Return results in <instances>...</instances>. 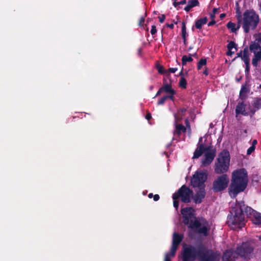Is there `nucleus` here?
Wrapping results in <instances>:
<instances>
[{
  "label": "nucleus",
  "mask_w": 261,
  "mask_h": 261,
  "mask_svg": "<svg viewBox=\"0 0 261 261\" xmlns=\"http://www.w3.org/2000/svg\"><path fill=\"white\" fill-rule=\"evenodd\" d=\"M220 256L218 252L207 249L202 244L197 248L191 244H185L181 251L182 261H194L197 257L200 261H219Z\"/></svg>",
  "instance_id": "nucleus-1"
},
{
  "label": "nucleus",
  "mask_w": 261,
  "mask_h": 261,
  "mask_svg": "<svg viewBox=\"0 0 261 261\" xmlns=\"http://www.w3.org/2000/svg\"><path fill=\"white\" fill-rule=\"evenodd\" d=\"M182 222L188 228L194 230V232L203 237L208 235L210 227L208 222L203 217H196L195 210L192 207L181 208Z\"/></svg>",
  "instance_id": "nucleus-2"
},
{
  "label": "nucleus",
  "mask_w": 261,
  "mask_h": 261,
  "mask_svg": "<svg viewBox=\"0 0 261 261\" xmlns=\"http://www.w3.org/2000/svg\"><path fill=\"white\" fill-rule=\"evenodd\" d=\"M247 210L250 211V207L246 205L244 201H237L227 216V223L232 229H240L244 226Z\"/></svg>",
  "instance_id": "nucleus-3"
},
{
  "label": "nucleus",
  "mask_w": 261,
  "mask_h": 261,
  "mask_svg": "<svg viewBox=\"0 0 261 261\" xmlns=\"http://www.w3.org/2000/svg\"><path fill=\"white\" fill-rule=\"evenodd\" d=\"M248 182V172L242 168L234 170L231 175L230 184L228 187V193L231 198H235L240 193L243 192Z\"/></svg>",
  "instance_id": "nucleus-4"
},
{
  "label": "nucleus",
  "mask_w": 261,
  "mask_h": 261,
  "mask_svg": "<svg viewBox=\"0 0 261 261\" xmlns=\"http://www.w3.org/2000/svg\"><path fill=\"white\" fill-rule=\"evenodd\" d=\"M242 21L241 25L245 34L256 29L259 21L258 15L253 10H247L242 15Z\"/></svg>",
  "instance_id": "nucleus-5"
},
{
  "label": "nucleus",
  "mask_w": 261,
  "mask_h": 261,
  "mask_svg": "<svg viewBox=\"0 0 261 261\" xmlns=\"http://www.w3.org/2000/svg\"><path fill=\"white\" fill-rule=\"evenodd\" d=\"M229 151L223 149L219 154L215 163L214 171L216 174H223L228 171L229 167Z\"/></svg>",
  "instance_id": "nucleus-6"
},
{
  "label": "nucleus",
  "mask_w": 261,
  "mask_h": 261,
  "mask_svg": "<svg viewBox=\"0 0 261 261\" xmlns=\"http://www.w3.org/2000/svg\"><path fill=\"white\" fill-rule=\"evenodd\" d=\"M193 191L185 185L182 186L172 195L173 199V206L177 210L179 206L178 198H181V201L184 203H189L191 202V197L193 195Z\"/></svg>",
  "instance_id": "nucleus-7"
},
{
  "label": "nucleus",
  "mask_w": 261,
  "mask_h": 261,
  "mask_svg": "<svg viewBox=\"0 0 261 261\" xmlns=\"http://www.w3.org/2000/svg\"><path fill=\"white\" fill-rule=\"evenodd\" d=\"M229 178L226 174L217 177L213 182L212 189L214 192H220L225 190L228 186Z\"/></svg>",
  "instance_id": "nucleus-8"
},
{
  "label": "nucleus",
  "mask_w": 261,
  "mask_h": 261,
  "mask_svg": "<svg viewBox=\"0 0 261 261\" xmlns=\"http://www.w3.org/2000/svg\"><path fill=\"white\" fill-rule=\"evenodd\" d=\"M238 256H240L244 260L248 261L252 257L253 248L248 243H243L236 248Z\"/></svg>",
  "instance_id": "nucleus-9"
},
{
  "label": "nucleus",
  "mask_w": 261,
  "mask_h": 261,
  "mask_svg": "<svg viewBox=\"0 0 261 261\" xmlns=\"http://www.w3.org/2000/svg\"><path fill=\"white\" fill-rule=\"evenodd\" d=\"M207 179V175L203 172H196L193 175L191 180V185L193 187L202 188L204 185V182Z\"/></svg>",
  "instance_id": "nucleus-10"
},
{
  "label": "nucleus",
  "mask_w": 261,
  "mask_h": 261,
  "mask_svg": "<svg viewBox=\"0 0 261 261\" xmlns=\"http://www.w3.org/2000/svg\"><path fill=\"white\" fill-rule=\"evenodd\" d=\"M236 17L237 20V23L236 24L235 23L230 21L226 24V27L230 30V33L237 34L238 31L240 29L241 26L242 21V16L241 13L240 11H238L237 12Z\"/></svg>",
  "instance_id": "nucleus-11"
},
{
  "label": "nucleus",
  "mask_w": 261,
  "mask_h": 261,
  "mask_svg": "<svg viewBox=\"0 0 261 261\" xmlns=\"http://www.w3.org/2000/svg\"><path fill=\"white\" fill-rule=\"evenodd\" d=\"M184 234H179L177 232H174L172 235V242L171 250H172V254L176 253V250L178 246L181 243L184 239Z\"/></svg>",
  "instance_id": "nucleus-12"
},
{
  "label": "nucleus",
  "mask_w": 261,
  "mask_h": 261,
  "mask_svg": "<svg viewBox=\"0 0 261 261\" xmlns=\"http://www.w3.org/2000/svg\"><path fill=\"white\" fill-rule=\"evenodd\" d=\"M197 147L195 150L193 159H198L202 155L203 153L206 152L211 151L212 150H216L215 148H212L211 146H205L204 144H199L197 145Z\"/></svg>",
  "instance_id": "nucleus-13"
},
{
  "label": "nucleus",
  "mask_w": 261,
  "mask_h": 261,
  "mask_svg": "<svg viewBox=\"0 0 261 261\" xmlns=\"http://www.w3.org/2000/svg\"><path fill=\"white\" fill-rule=\"evenodd\" d=\"M247 217L251 218L253 223L255 224H261V214L256 212L250 207V211L247 210Z\"/></svg>",
  "instance_id": "nucleus-14"
},
{
  "label": "nucleus",
  "mask_w": 261,
  "mask_h": 261,
  "mask_svg": "<svg viewBox=\"0 0 261 261\" xmlns=\"http://www.w3.org/2000/svg\"><path fill=\"white\" fill-rule=\"evenodd\" d=\"M216 150L205 152L204 158L201 161L202 166L205 167L211 164L216 156Z\"/></svg>",
  "instance_id": "nucleus-15"
},
{
  "label": "nucleus",
  "mask_w": 261,
  "mask_h": 261,
  "mask_svg": "<svg viewBox=\"0 0 261 261\" xmlns=\"http://www.w3.org/2000/svg\"><path fill=\"white\" fill-rule=\"evenodd\" d=\"M238 258L236 250H227L225 251L222 256V261H234Z\"/></svg>",
  "instance_id": "nucleus-16"
},
{
  "label": "nucleus",
  "mask_w": 261,
  "mask_h": 261,
  "mask_svg": "<svg viewBox=\"0 0 261 261\" xmlns=\"http://www.w3.org/2000/svg\"><path fill=\"white\" fill-rule=\"evenodd\" d=\"M204 186L199 188V190L197 191L193 197L194 202L196 204L201 203L202 200L205 196V191Z\"/></svg>",
  "instance_id": "nucleus-17"
},
{
  "label": "nucleus",
  "mask_w": 261,
  "mask_h": 261,
  "mask_svg": "<svg viewBox=\"0 0 261 261\" xmlns=\"http://www.w3.org/2000/svg\"><path fill=\"white\" fill-rule=\"evenodd\" d=\"M246 107V105L244 103V100L238 103L235 110L236 117L240 114L243 116H248V113L245 110Z\"/></svg>",
  "instance_id": "nucleus-18"
},
{
  "label": "nucleus",
  "mask_w": 261,
  "mask_h": 261,
  "mask_svg": "<svg viewBox=\"0 0 261 261\" xmlns=\"http://www.w3.org/2000/svg\"><path fill=\"white\" fill-rule=\"evenodd\" d=\"M250 89L247 83L243 84L241 88L239 93V98L242 100H244L247 98V94L249 92Z\"/></svg>",
  "instance_id": "nucleus-19"
},
{
  "label": "nucleus",
  "mask_w": 261,
  "mask_h": 261,
  "mask_svg": "<svg viewBox=\"0 0 261 261\" xmlns=\"http://www.w3.org/2000/svg\"><path fill=\"white\" fill-rule=\"evenodd\" d=\"M199 6V2L198 0H190L188 2L187 5L184 8V10L189 12L192 8Z\"/></svg>",
  "instance_id": "nucleus-20"
},
{
  "label": "nucleus",
  "mask_w": 261,
  "mask_h": 261,
  "mask_svg": "<svg viewBox=\"0 0 261 261\" xmlns=\"http://www.w3.org/2000/svg\"><path fill=\"white\" fill-rule=\"evenodd\" d=\"M207 17H204L197 19L195 22V27L197 29H201L202 26L206 24L207 21Z\"/></svg>",
  "instance_id": "nucleus-21"
},
{
  "label": "nucleus",
  "mask_w": 261,
  "mask_h": 261,
  "mask_svg": "<svg viewBox=\"0 0 261 261\" xmlns=\"http://www.w3.org/2000/svg\"><path fill=\"white\" fill-rule=\"evenodd\" d=\"M166 93L168 94V95H165L167 100L169 99L172 101H174V95L176 94V92L172 88V85L171 83H170L169 86L168 87Z\"/></svg>",
  "instance_id": "nucleus-22"
},
{
  "label": "nucleus",
  "mask_w": 261,
  "mask_h": 261,
  "mask_svg": "<svg viewBox=\"0 0 261 261\" xmlns=\"http://www.w3.org/2000/svg\"><path fill=\"white\" fill-rule=\"evenodd\" d=\"M187 109L186 108H182L178 110L177 114H174V116L176 123H177L178 121H180L182 119V116L184 115Z\"/></svg>",
  "instance_id": "nucleus-23"
},
{
  "label": "nucleus",
  "mask_w": 261,
  "mask_h": 261,
  "mask_svg": "<svg viewBox=\"0 0 261 261\" xmlns=\"http://www.w3.org/2000/svg\"><path fill=\"white\" fill-rule=\"evenodd\" d=\"M170 83L168 84L167 83V80L165 79H163V86L159 89L158 91L155 94V96H158L160 95L162 92H164L166 93L167 91L169 86Z\"/></svg>",
  "instance_id": "nucleus-24"
},
{
  "label": "nucleus",
  "mask_w": 261,
  "mask_h": 261,
  "mask_svg": "<svg viewBox=\"0 0 261 261\" xmlns=\"http://www.w3.org/2000/svg\"><path fill=\"white\" fill-rule=\"evenodd\" d=\"M186 131V128L182 124H177L175 125V129L174 131V135L177 134L179 136L181 133H185Z\"/></svg>",
  "instance_id": "nucleus-25"
},
{
  "label": "nucleus",
  "mask_w": 261,
  "mask_h": 261,
  "mask_svg": "<svg viewBox=\"0 0 261 261\" xmlns=\"http://www.w3.org/2000/svg\"><path fill=\"white\" fill-rule=\"evenodd\" d=\"M261 46L260 44L258 42H256L255 41L252 43L249 46V49L251 53H256L257 52V50H260Z\"/></svg>",
  "instance_id": "nucleus-26"
},
{
  "label": "nucleus",
  "mask_w": 261,
  "mask_h": 261,
  "mask_svg": "<svg viewBox=\"0 0 261 261\" xmlns=\"http://www.w3.org/2000/svg\"><path fill=\"white\" fill-rule=\"evenodd\" d=\"M252 106L256 110H259L261 109V98L259 97L254 98L252 101Z\"/></svg>",
  "instance_id": "nucleus-27"
},
{
  "label": "nucleus",
  "mask_w": 261,
  "mask_h": 261,
  "mask_svg": "<svg viewBox=\"0 0 261 261\" xmlns=\"http://www.w3.org/2000/svg\"><path fill=\"white\" fill-rule=\"evenodd\" d=\"M243 53V55L242 57V59L243 60L244 63L250 62V59L249 57L248 49L247 47L244 49Z\"/></svg>",
  "instance_id": "nucleus-28"
},
{
  "label": "nucleus",
  "mask_w": 261,
  "mask_h": 261,
  "mask_svg": "<svg viewBox=\"0 0 261 261\" xmlns=\"http://www.w3.org/2000/svg\"><path fill=\"white\" fill-rule=\"evenodd\" d=\"M193 60V59L192 58L191 54H189V57H187L186 55L183 56L182 57V59H181L182 65V66H185L186 65L187 62H192Z\"/></svg>",
  "instance_id": "nucleus-29"
},
{
  "label": "nucleus",
  "mask_w": 261,
  "mask_h": 261,
  "mask_svg": "<svg viewBox=\"0 0 261 261\" xmlns=\"http://www.w3.org/2000/svg\"><path fill=\"white\" fill-rule=\"evenodd\" d=\"M187 82L184 77H180L179 82V86L182 89L187 88Z\"/></svg>",
  "instance_id": "nucleus-30"
},
{
  "label": "nucleus",
  "mask_w": 261,
  "mask_h": 261,
  "mask_svg": "<svg viewBox=\"0 0 261 261\" xmlns=\"http://www.w3.org/2000/svg\"><path fill=\"white\" fill-rule=\"evenodd\" d=\"M186 22H182V27H181V36L182 39L186 38L188 35L186 32Z\"/></svg>",
  "instance_id": "nucleus-31"
},
{
  "label": "nucleus",
  "mask_w": 261,
  "mask_h": 261,
  "mask_svg": "<svg viewBox=\"0 0 261 261\" xmlns=\"http://www.w3.org/2000/svg\"><path fill=\"white\" fill-rule=\"evenodd\" d=\"M176 253L172 254V250H170L169 252L166 253L165 254L164 261H171V258L174 257Z\"/></svg>",
  "instance_id": "nucleus-32"
},
{
  "label": "nucleus",
  "mask_w": 261,
  "mask_h": 261,
  "mask_svg": "<svg viewBox=\"0 0 261 261\" xmlns=\"http://www.w3.org/2000/svg\"><path fill=\"white\" fill-rule=\"evenodd\" d=\"M206 64V59H201L197 63V69L200 70L202 67Z\"/></svg>",
  "instance_id": "nucleus-33"
},
{
  "label": "nucleus",
  "mask_w": 261,
  "mask_h": 261,
  "mask_svg": "<svg viewBox=\"0 0 261 261\" xmlns=\"http://www.w3.org/2000/svg\"><path fill=\"white\" fill-rule=\"evenodd\" d=\"M227 48L228 50H231L233 48H234L236 49V50H237V45L234 41H231L227 44Z\"/></svg>",
  "instance_id": "nucleus-34"
},
{
  "label": "nucleus",
  "mask_w": 261,
  "mask_h": 261,
  "mask_svg": "<svg viewBox=\"0 0 261 261\" xmlns=\"http://www.w3.org/2000/svg\"><path fill=\"white\" fill-rule=\"evenodd\" d=\"M156 68L158 72L161 74L167 73V71L165 70L164 67L160 64L156 65Z\"/></svg>",
  "instance_id": "nucleus-35"
},
{
  "label": "nucleus",
  "mask_w": 261,
  "mask_h": 261,
  "mask_svg": "<svg viewBox=\"0 0 261 261\" xmlns=\"http://www.w3.org/2000/svg\"><path fill=\"white\" fill-rule=\"evenodd\" d=\"M249 63L250 62H248V63H245V74H246V76H248V75H249V72H250Z\"/></svg>",
  "instance_id": "nucleus-36"
},
{
  "label": "nucleus",
  "mask_w": 261,
  "mask_h": 261,
  "mask_svg": "<svg viewBox=\"0 0 261 261\" xmlns=\"http://www.w3.org/2000/svg\"><path fill=\"white\" fill-rule=\"evenodd\" d=\"M186 3H187V1L186 0H181V1H179V2H174L173 3V6L175 7H176L177 6H178L179 5H185Z\"/></svg>",
  "instance_id": "nucleus-37"
},
{
  "label": "nucleus",
  "mask_w": 261,
  "mask_h": 261,
  "mask_svg": "<svg viewBox=\"0 0 261 261\" xmlns=\"http://www.w3.org/2000/svg\"><path fill=\"white\" fill-rule=\"evenodd\" d=\"M254 58H255V59H257L258 60H259L260 61L261 60V48H260V50H259V51L254 53Z\"/></svg>",
  "instance_id": "nucleus-38"
},
{
  "label": "nucleus",
  "mask_w": 261,
  "mask_h": 261,
  "mask_svg": "<svg viewBox=\"0 0 261 261\" xmlns=\"http://www.w3.org/2000/svg\"><path fill=\"white\" fill-rule=\"evenodd\" d=\"M166 100L167 98L165 95L159 100L158 105H163Z\"/></svg>",
  "instance_id": "nucleus-39"
},
{
  "label": "nucleus",
  "mask_w": 261,
  "mask_h": 261,
  "mask_svg": "<svg viewBox=\"0 0 261 261\" xmlns=\"http://www.w3.org/2000/svg\"><path fill=\"white\" fill-rule=\"evenodd\" d=\"M255 147H253V146H251L247 149V154L248 155L251 154L255 150Z\"/></svg>",
  "instance_id": "nucleus-40"
},
{
  "label": "nucleus",
  "mask_w": 261,
  "mask_h": 261,
  "mask_svg": "<svg viewBox=\"0 0 261 261\" xmlns=\"http://www.w3.org/2000/svg\"><path fill=\"white\" fill-rule=\"evenodd\" d=\"M258 62H259V60H258L257 59H255L254 57L253 58L252 60V64L254 67H256L258 66Z\"/></svg>",
  "instance_id": "nucleus-41"
},
{
  "label": "nucleus",
  "mask_w": 261,
  "mask_h": 261,
  "mask_svg": "<svg viewBox=\"0 0 261 261\" xmlns=\"http://www.w3.org/2000/svg\"><path fill=\"white\" fill-rule=\"evenodd\" d=\"M218 9L217 8H214L213 10V12L210 14L211 18H215V14L218 12Z\"/></svg>",
  "instance_id": "nucleus-42"
},
{
  "label": "nucleus",
  "mask_w": 261,
  "mask_h": 261,
  "mask_svg": "<svg viewBox=\"0 0 261 261\" xmlns=\"http://www.w3.org/2000/svg\"><path fill=\"white\" fill-rule=\"evenodd\" d=\"M146 14L145 13L144 16H142L140 17V20H139V25H143L144 21H145V17H146Z\"/></svg>",
  "instance_id": "nucleus-43"
},
{
  "label": "nucleus",
  "mask_w": 261,
  "mask_h": 261,
  "mask_svg": "<svg viewBox=\"0 0 261 261\" xmlns=\"http://www.w3.org/2000/svg\"><path fill=\"white\" fill-rule=\"evenodd\" d=\"M156 33V27L154 25H152L151 26V29L150 31V33L152 35H154Z\"/></svg>",
  "instance_id": "nucleus-44"
},
{
  "label": "nucleus",
  "mask_w": 261,
  "mask_h": 261,
  "mask_svg": "<svg viewBox=\"0 0 261 261\" xmlns=\"http://www.w3.org/2000/svg\"><path fill=\"white\" fill-rule=\"evenodd\" d=\"M165 15L164 14H162L161 16L159 17V21L160 23H163L165 19Z\"/></svg>",
  "instance_id": "nucleus-45"
},
{
  "label": "nucleus",
  "mask_w": 261,
  "mask_h": 261,
  "mask_svg": "<svg viewBox=\"0 0 261 261\" xmlns=\"http://www.w3.org/2000/svg\"><path fill=\"white\" fill-rule=\"evenodd\" d=\"M177 70V68H170L168 69V70L167 71L168 72L170 73H175Z\"/></svg>",
  "instance_id": "nucleus-46"
},
{
  "label": "nucleus",
  "mask_w": 261,
  "mask_h": 261,
  "mask_svg": "<svg viewBox=\"0 0 261 261\" xmlns=\"http://www.w3.org/2000/svg\"><path fill=\"white\" fill-rule=\"evenodd\" d=\"M212 20L208 23V24H207L208 26H212V25H214L216 23V21L215 20V18H212Z\"/></svg>",
  "instance_id": "nucleus-47"
},
{
  "label": "nucleus",
  "mask_w": 261,
  "mask_h": 261,
  "mask_svg": "<svg viewBox=\"0 0 261 261\" xmlns=\"http://www.w3.org/2000/svg\"><path fill=\"white\" fill-rule=\"evenodd\" d=\"M185 75H188V72H186L185 73H184L183 67H182L180 73H179V75L180 76V77H184V76Z\"/></svg>",
  "instance_id": "nucleus-48"
},
{
  "label": "nucleus",
  "mask_w": 261,
  "mask_h": 261,
  "mask_svg": "<svg viewBox=\"0 0 261 261\" xmlns=\"http://www.w3.org/2000/svg\"><path fill=\"white\" fill-rule=\"evenodd\" d=\"M153 200L155 201H157L160 199V196L158 194H155V195H153Z\"/></svg>",
  "instance_id": "nucleus-49"
},
{
  "label": "nucleus",
  "mask_w": 261,
  "mask_h": 261,
  "mask_svg": "<svg viewBox=\"0 0 261 261\" xmlns=\"http://www.w3.org/2000/svg\"><path fill=\"white\" fill-rule=\"evenodd\" d=\"M145 118L147 120H149L151 118V114L150 113L146 115Z\"/></svg>",
  "instance_id": "nucleus-50"
},
{
  "label": "nucleus",
  "mask_w": 261,
  "mask_h": 261,
  "mask_svg": "<svg viewBox=\"0 0 261 261\" xmlns=\"http://www.w3.org/2000/svg\"><path fill=\"white\" fill-rule=\"evenodd\" d=\"M166 25L167 27L169 28H170L171 29H173V28H174V24L173 23H171V24L166 23Z\"/></svg>",
  "instance_id": "nucleus-51"
},
{
  "label": "nucleus",
  "mask_w": 261,
  "mask_h": 261,
  "mask_svg": "<svg viewBox=\"0 0 261 261\" xmlns=\"http://www.w3.org/2000/svg\"><path fill=\"white\" fill-rule=\"evenodd\" d=\"M234 51H232L231 50H228L226 54L227 56H231L232 54H233Z\"/></svg>",
  "instance_id": "nucleus-52"
},
{
  "label": "nucleus",
  "mask_w": 261,
  "mask_h": 261,
  "mask_svg": "<svg viewBox=\"0 0 261 261\" xmlns=\"http://www.w3.org/2000/svg\"><path fill=\"white\" fill-rule=\"evenodd\" d=\"M257 110H256V109H254V108H253V109H251L250 110V113L251 114V116L255 114V113L256 112V111H257Z\"/></svg>",
  "instance_id": "nucleus-53"
},
{
  "label": "nucleus",
  "mask_w": 261,
  "mask_h": 261,
  "mask_svg": "<svg viewBox=\"0 0 261 261\" xmlns=\"http://www.w3.org/2000/svg\"><path fill=\"white\" fill-rule=\"evenodd\" d=\"M257 143V141L256 140H253L252 142V146L255 147Z\"/></svg>",
  "instance_id": "nucleus-54"
},
{
  "label": "nucleus",
  "mask_w": 261,
  "mask_h": 261,
  "mask_svg": "<svg viewBox=\"0 0 261 261\" xmlns=\"http://www.w3.org/2000/svg\"><path fill=\"white\" fill-rule=\"evenodd\" d=\"M188 236L191 239H193L194 238V235H193V233L192 232H189Z\"/></svg>",
  "instance_id": "nucleus-55"
},
{
  "label": "nucleus",
  "mask_w": 261,
  "mask_h": 261,
  "mask_svg": "<svg viewBox=\"0 0 261 261\" xmlns=\"http://www.w3.org/2000/svg\"><path fill=\"white\" fill-rule=\"evenodd\" d=\"M203 74L205 75H207L208 74V71H207V68L206 67L205 68V70L203 71Z\"/></svg>",
  "instance_id": "nucleus-56"
},
{
  "label": "nucleus",
  "mask_w": 261,
  "mask_h": 261,
  "mask_svg": "<svg viewBox=\"0 0 261 261\" xmlns=\"http://www.w3.org/2000/svg\"><path fill=\"white\" fill-rule=\"evenodd\" d=\"M256 42H258L259 44L261 43V37L256 38L255 40Z\"/></svg>",
  "instance_id": "nucleus-57"
},
{
  "label": "nucleus",
  "mask_w": 261,
  "mask_h": 261,
  "mask_svg": "<svg viewBox=\"0 0 261 261\" xmlns=\"http://www.w3.org/2000/svg\"><path fill=\"white\" fill-rule=\"evenodd\" d=\"M242 52L243 51L241 50L239 53H237V57H242Z\"/></svg>",
  "instance_id": "nucleus-58"
},
{
  "label": "nucleus",
  "mask_w": 261,
  "mask_h": 261,
  "mask_svg": "<svg viewBox=\"0 0 261 261\" xmlns=\"http://www.w3.org/2000/svg\"><path fill=\"white\" fill-rule=\"evenodd\" d=\"M202 137H200L199 139L198 143L197 144V145H198L199 144H203V143H202Z\"/></svg>",
  "instance_id": "nucleus-59"
},
{
  "label": "nucleus",
  "mask_w": 261,
  "mask_h": 261,
  "mask_svg": "<svg viewBox=\"0 0 261 261\" xmlns=\"http://www.w3.org/2000/svg\"><path fill=\"white\" fill-rule=\"evenodd\" d=\"M142 49L141 48H139L138 50V54L139 56L141 55Z\"/></svg>",
  "instance_id": "nucleus-60"
},
{
  "label": "nucleus",
  "mask_w": 261,
  "mask_h": 261,
  "mask_svg": "<svg viewBox=\"0 0 261 261\" xmlns=\"http://www.w3.org/2000/svg\"><path fill=\"white\" fill-rule=\"evenodd\" d=\"M226 15L224 13H222L220 14V17L221 18V19H223L224 17H225Z\"/></svg>",
  "instance_id": "nucleus-61"
},
{
  "label": "nucleus",
  "mask_w": 261,
  "mask_h": 261,
  "mask_svg": "<svg viewBox=\"0 0 261 261\" xmlns=\"http://www.w3.org/2000/svg\"><path fill=\"white\" fill-rule=\"evenodd\" d=\"M148 197L150 198H151L152 197H153V195L152 193H149L148 195Z\"/></svg>",
  "instance_id": "nucleus-62"
},
{
  "label": "nucleus",
  "mask_w": 261,
  "mask_h": 261,
  "mask_svg": "<svg viewBox=\"0 0 261 261\" xmlns=\"http://www.w3.org/2000/svg\"><path fill=\"white\" fill-rule=\"evenodd\" d=\"M242 79V76H240V77L239 78H236V81L237 82H239Z\"/></svg>",
  "instance_id": "nucleus-63"
},
{
  "label": "nucleus",
  "mask_w": 261,
  "mask_h": 261,
  "mask_svg": "<svg viewBox=\"0 0 261 261\" xmlns=\"http://www.w3.org/2000/svg\"><path fill=\"white\" fill-rule=\"evenodd\" d=\"M183 39V41H184V44L186 45L187 43V38H185V39Z\"/></svg>",
  "instance_id": "nucleus-64"
}]
</instances>
